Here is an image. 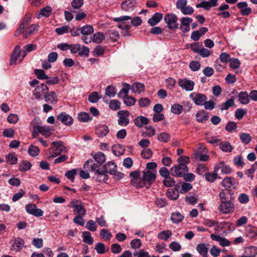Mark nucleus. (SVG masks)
<instances>
[{"instance_id":"obj_1","label":"nucleus","mask_w":257,"mask_h":257,"mask_svg":"<svg viewBox=\"0 0 257 257\" xmlns=\"http://www.w3.org/2000/svg\"><path fill=\"white\" fill-rule=\"evenodd\" d=\"M83 168L94 173V177L99 182H105L108 179L106 167L95 164L93 160H88L83 165Z\"/></svg>"},{"instance_id":"obj_2","label":"nucleus","mask_w":257,"mask_h":257,"mask_svg":"<svg viewBox=\"0 0 257 257\" xmlns=\"http://www.w3.org/2000/svg\"><path fill=\"white\" fill-rule=\"evenodd\" d=\"M156 170H145L143 172L142 180L139 183L135 184V181L133 185L138 188H142L144 186L148 185L149 187L155 181L156 178Z\"/></svg>"},{"instance_id":"obj_3","label":"nucleus","mask_w":257,"mask_h":257,"mask_svg":"<svg viewBox=\"0 0 257 257\" xmlns=\"http://www.w3.org/2000/svg\"><path fill=\"white\" fill-rule=\"evenodd\" d=\"M49 88L46 84L40 83L36 85L35 88L33 91V95L35 98L38 100L44 98L45 96L48 93Z\"/></svg>"},{"instance_id":"obj_4","label":"nucleus","mask_w":257,"mask_h":257,"mask_svg":"<svg viewBox=\"0 0 257 257\" xmlns=\"http://www.w3.org/2000/svg\"><path fill=\"white\" fill-rule=\"evenodd\" d=\"M53 147L48 150V158H54L58 156L64 150L65 147L63 146V142L61 141L53 142L52 143Z\"/></svg>"},{"instance_id":"obj_5","label":"nucleus","mask_w":257,"mask_h":257,"mask_svg":"<svg viewBox=\"0 0 257 257\" xmlns=\"http://www.w3.org/2000/svg\"><path fill=\"white\" fill-rule=\"evenodd\" d=\"M188 172V167L186 164H179L173 166L170 170L172 176L175 177H182Z\"/></svg>"},{"instance_id":"obj_6","label":"nucleus","mask_w":257,"mask_h":257,"mask_svg":"<svg viewBox=\"0 0 257 257\" xmlns=\"http://www.w3.org/2000/svg\"><path fill=\"white\" fill-rule=\"evenodd\" d=\"M70 207L74 209L75 215L84 216L86 214V209L82 206L81 202L79 200H75L70 202Z\"/></svg>"},{"instance_id":"obj_7","label":"nucleus","mask_w":257,"mask_h":257,"mask_svg":"<svg viewBox=\"0 0 257 257\" xmlns=\"http://www.w3.org/2000/svg\"><path fill=\"white\" fill-rule=\"evenodd\" d=\"M234 205L230 200L220 202L218 206L219 211L223 214H229L233 211Z\"/></svg>"},{"instance_id":"obj_8","label":"nucleus","mask_w":257,"mask_h":257,"mask_svg":"<svg viewBox=\"0 0 257 257\" xmlns=\"http://www.w3.org/2000/svg\"><path fill=\"white\" fill-rule=\"evenodd\" d=\"M130 113L127 110H121L117 112L118 124L120 126H126L130 122Z\"/></svg>"},{"instance_id":"obj_9","label":"nucleus","mask_w":257,"mask_h":257,"mask_svg":"<svg viewBox=\"0 0 257 257\" xmlns=\"http://www.w3.org/2000/svg\"><path fill=\"white\" fill-rule=\"evenodd\" d=\"M178 18L174 14H168L164 17V21L167 24L168 27L171 30L177 29L178 27Z\"/></svg>"},{"instance_id":"obj_10","label":"nucleus","mask_w":257,"mask_h":257,"mask_svg":"<svg viewBox=\"0 0 257 257\" xmlns=\"http://www.w3.org/2000/svg\"><path fill=\"white\" fill-rule=\"evenodd\" d=\"M190 98L197 105H203L204 102L207 100V96L202 93L193 92L190 94Z\"/></svg>"},{"instance_id":"obj_11","label":"nucleus","mask_w":257,"mask_h":257,"mask_svg":"<svg viewBox=\"0 0 257 257\" xmlns=\"http://www.w3.org/2000/svg\"><path fill=\"white\" fill-rule=\"evenodd\" d=\"M178 83L182 89L187 91L193 90L195 85V83L192 80L187 78L179 79Z\"/></svg>"},{"instance_id":"obj_12","label":"nucleus","mask_w":257,"mask_h":257,"mask_svg":"<svg viewBox=\"0 0 257 257\" xmlns=\"http://www.w3.org/2000/svg\"><path fill=\"white\" fill-rule=\"evenodd\" d=\"M129 20H131V17L128 16H122L114 19L115 22H119L117 27L121 30L131 28V25L128 22H126Z\"/></svg>"},{"instance_id":"obj_13","label":"nucleus","mask_w":257,"mask_h":257,"mask_svg":"<svg viewBox=\"0 0 257 257\" xmlns=\"http://www.w3.org/2000/svg\"><path fill=\"white\" fill-rule=\"evenodd\" d=\"M221 184L228 191V194L229 195H231V191L234 189L236 187L235 180L233 177H226L222 181Z\"/></svg>"},{"instance_id":"obj_14","label":"nucleus","mask_w":257,"mask_h":257,"mask_svg":"<svg viewBox=\"0 0 257 257\" xmlns=\"http://www.w3.org/2000/svg\"><path fill=\"white\" fill-rule=\"evenodd\" d=\"M57 119L67 126H70L73 123V119L72 116L65 112H62L59 113L57 116Z\"/></svg>"},{"instance_id":"obj_15","label":"nucleus","mask_w":257,"mask_h":257,"mask_svg":"<svg viewBox=\"0 0 257 257\" xmlns=\"http://www.w3.org/2000/svg\"><path fill=\"white\" fill-rule=\"evenodd\" d=\"M192 19L189 17H182L180 20V29L183 33L190 31V24L192 22Z\"/></svg>"},{"instance_id":"obj_16","label":"nucleus","mask_w":257,"mask_h":257,"mask_svg":"<svg viewBox=\"0 0 257 257\" xmlns=\"http://www.w3.org/2000/svg\"><path fill=\"white\" fill-rule=\"evenodd\" d=\"M237 7L240 9V13L242 16H248L251 13V9L248 7L246 2H239L236 5Z\"/></svg>"},{"instance_id":"obj_17","label":"nucleus","mask_w":257,"mask_h":257,"mask_svg":"<svg viewBox=\"0 0 257 257\" xmlns=\"http://www.w3.org/2000/svg\"><path fill=\"white\" fill-rule=\"evenodd\" d=\"M209 244L208 243H199L197 245L196 249L202 257H208V251Z\"/></svg>"},{"instance_id":"obj_18","label":"nucleus","mask_w":257,"mask_h":257,"mask_svg":"<svg viewBox=\"0 0 257 257\" xmlns=\"http://www.w3.org/2000/svg\"><path fill=\"white\" fill-rule=\"evenodd\" d=\"M136 5L135 0H126L122 3L121 7L124 11L132 12L135 9Z\"/></svg>"},{"instance_id":"obj_19","label":"nucleus","mask_w":257,"mask_h":257,"mask_svg":"<svg viewBox=\"0 0 257 257\" xmlns=\"http://www.w3.org/2000/svg\"><path fill=\"white\" fill-rule=\"evenodd\" d=\"M24 245L25 241L24 239L20 237H18L14 239L12 245L11 249L17 252L21 250Z\"/></svg>"},{"instance_id":"obj_20","label":"nucleus","mask_w":257,"mask_h":257,"mask_svg":"<svg viewBox=\"0 0 257 257\" xmlns=\"http://www.w3.org/2000/svg\"><path fill=\"white\" fill-rule=\"evenodd\" d=\"M215 171L221 170V173L223 174H228L232 172L231 168L227 165H225L223 161L220 162L218 164L215 165Z\"/></svg>"},{"instance_id":"obj_21","label":"nucleus","mask_w":257,"mask_h":257,"mask_svg":"<svg viewBox=\"0 0 257 257\" xmlns=\"http://www.w3.org/2000/svg\"><path fill=\"white\" fill-rule=\"evenodd\" d=\"M245 235L250 239L257 236V227L251 225H247L245 229Z\"/></svg>"},{"instance_id":"obj_22","label":"nucleus","mask_w":257,"mask_h":257,"mask_svg":"<svg viewBox=\"0 0 257 257\" xmlns=\"http://www.w3.org/2000/svg\"><path fill=\"white\" fill-rule=\"evenodd\" d=\"M109 132L107 126L104 124L100 125L96 127L95 134L99 138H102L106 136Z\"/></svg>"},{"instance_id":"obj_23","label":"nucleus","mask_w":257,"mask_h":257,"mask_svg":"<svg viewBox=\"0 0 257 257\" xmlns=\"http://www.w3.org/2000/svg\"><path fill=\"white\" fill-rule=\"evenodd\" d=\"M197 121L199 122H205L208 119V112L204 110L198 111L196 114Z\"/></svg>"},{"instance_id":"obj_24","label":"nucleus","mask_w":257,"mask_h":257,"mask_svg":"<svg viewBox=\"0 0 257 257\" xmlns=\"http://www.w3.org/2000/svg\"><path fill=\"white\" fill-rule=\"evenodd\" d=\"M31 22V17L29 16H26L22 22H21L19 27L15 33V36H18L19 34L22 33V31L24 30L26 27V26Z\"/></svg>"},{"instance_id":"obj_25","label":"nucleus","mask_w":257,"mask_h":257,"mask_svg":"<svg viewBox=\"0 0 257 257\" xmlns=\"http://www.w3.org/2000/svg\"><path fill=\"white\" fill-rule=\"evenodd\" d=\"M44 99L45 102L50 103L52 104H55L58 101L57 94L54 91L48 92V93L45 96Z\"/></svg>"},{"instance_id":"obj_26","label":"nucleus","mask_w":257,"mask_h":257,"mask_svg":"<svg viewBox=\"0 0 257 257\" xmlns=\"http://www.w3.org/2000/svg\"><path fill=\"white\" fill-rule=\"evenodd\" d=\"M238 100L242 104H247L250 101L249 94L246 91H241L238 94Z\"/></svg>"},{"instance_id":"obj_27","label":"nucleus","mask_w":257,"mask_h":257,"mask_svg":"<svg viewBox=\"0 0 257 257\" xmlns=\"http://www.w3.org/2000/svg\"><path fill=\"white\" fill-rule=\"evenodd\" d=\"M135 124L139 128L143 126L144 125L147 124L149 122V119L144 116L137 117L134 119Z\"/></svg>"},{"instance_id":"obj_28","label":"nucleus","mask_w":257,"mask_h":257,"mask_svg":"<svg viewBox=\"0 0 257 257\" xmlns=\"http://www.w3.org/2000/svg\"><path fill=\"white\" fill-rule=\"evenodd\" d=\"M37 130L40 134L45 137H49L52 134V130L49 126H39L37 127Z\"/></svg>"},{"instance_id":"obj_29","label":"nucleus","mask_w":257,"mask_h":257,"mask_svg":"<svg viewBox=\"0 0 257 257\" xmlns=\"http://www.w3.org/2000/svg\"><path fill=\"white\" fill-rule=\"evenodd\" d=\"M38 28L39 26L38 25H32L30 27L26 28L23 30L21 33H23L25 38H27L28 36H30L32 35L35 31H37Z\"/></svg>"},{"instance_id":"obj_30","label":"nucleus","mask_w":257,"mask_h":257,"mask_svg":"<svg viewBox=\"0 0 257 257\" xmlns=\"http://www.w3.org/2000/svg\"><path fill=\"white\" fill-rule=\"evenodd\" d=\"M163 18V15L161 13H155L151 18H150L148 23L151 26L157 25Z\"/></svg>"},{"instance_id":"obj_31","label":"nucleus","mask_w":257,"mask_h":257,"mask_svg":"<svg viewBox=\"0 0 257 257\" xmlns=\"http://www.w3.org/2000/svg\"><path fill=\"white\" fill-rule=\"evenodd\" d=\"M92 156L95 162H97L96 164L100 165L101 168L102 166L101 164L105 162L106 160L104 154L101 152H98Z\"/></svg>"},{"instance_id":"obj_32","label":"nucleus","mask_w":257,"mask_h":257,"mask_svg":"<svg viewBox=\"0 0 257 257\" xmlns=\"http://www.w3.org/2000/svg\"><path fill=\"white\" fill-rule=\"evenodd\" d=\"M131 87L130 84L126 83H124L123 84V87L119 91L117 94V96L119 98H123L126 96H128L129 90Z\"/></svg>"},{"instance_id":"obj_33","label":"nucleus","mask_w":257,"mask_h":257,"mask_svg":"<svg viewBox=\"0 0 257 257\" xmlns=\"http://www.w3.org/2000/svg\"><path fill=\"white\" fill-rule=\"evenodd\" d=\"M132 91L133 93H141L145 90V86L143 83L135 82L132 85Z\"/></svg>"},{"instance_id":"obj_34","label":"nucleus","mask_w":257,"mask_h":257,"mask_svg":"<svg viewBox=\"0 0 257 257\" xmlns=\"http://www.w3.org/2000/svg\"><path fill=\"white\" fill-rule=\"evenodd\" d=\"M206 180L210 183L214 182L218 177L217 174V171H215V168L214 167V172L213 173L207 172L205 175Z\"/></svg>"},{"instance_id":"obj_35","label":"nucleus","mask_w":257,"mask_h":257,"mask_svg":"<svg viewBox=\"0 0 257 257\" xmlns=\"http://www.w3.org/2000/svg\"><path fill=\"white\" fill-rule=\"evenodd\" d=\"M21 53V51L20 50V47L18 46H16L11 56L10 65H13L17 61L20 56Z\"/></svg>"},{"instance_id":"obj_36","label":"nucleus","mask_w":257,"mask_h":257,"mask_svg":"<svg viewBox=\"0 0 257 257\" xmlns=\"http://www.w3.org/2000/svg\"><path fill=\"white\" fill-rule=\"evenodd\" d=\"M172 235V231L170 230H166L160 232L158 234L157 237L160 239L167 240Z\"/></svg>"},{"instance_id":"obj_37","label":"nucleus","mask_w":257,"mask_h":257,"mask_svg":"<svg viewBox=\"0 0 257 257\" xmlns=\"http://www.w3.org/2000/svg\"><path fill=\"white\" fill-rule=\"evenodd\" d=\"M220 150L224 152L230 153L233 150V147L228 142H222L219 145Z\"/></svg>"},{"instance_id":"obj_38","label":"nucleus","mask_w":257,"mask_h":257,"mask_svg":"<svg viewBox=\"0 0 257 257\" xmlns=\"http://www.w3.org/2000/svg\"><path fill=\"white\" fill-rule=\"evenodd\" d=\"M92 42L97 44L101 43L105 39V36L101 32H97L91 35Z\"/></svg>"},{"instance_id":"obj_39","label":"nucleus","mask_w":257,"mask_h":257,"mask_svg":"<svg viewBox=\"0 0 257 257\" xmlns=\"http://www.w3.org/2000/svg\"><path fill=\"white\" fill-rule=\"evenodd\" d=\"M105 166L107 172L110 174H113L117 170V166L116 164L112 162H108L106 164L102 165Z\"/></svg>"},{"instance_id":"obj_40","label":"nucleus","mask_w":257,"mask_h":257,"mask_svg":"<svg viewBox=\"0 0 257 257\" xmlns=\"http://www.w3.org/2000/svg\"><path fill=\"white\" fill-rule=\"evenodd\" d=\"M184 216L179 212H173L171 214V219L174 223H178L182 221Z\"/></svg>"},{"instance_id":"obj_41","label":"nucleus","mask_w":257,"mask_h":257,"mask_svg":"<svg viewBox=\"0 0 257 257\" xmlns=\"http://www.w3.org/2000/svg\"><path fill=\"white\" fill-rule=\"evenodd\" d=\"M32 167L31 163L26 160L22 161L19 165V170L21 172H26L29 170Z\"/></svg>"},{"instance_id":"obj_42","label":"nucleus","mask_w":257,"mask_h":257,"mask_svg":"<svg viewBox=\"0 0 257 257\" xmlns=\"http://www.w3.org/2000/svg\"><path fill=\"white\" fill-rule=\"evenodd\" d=\"M183 107L180 104L175 103L171 106V111L173 114L179 115L183 112Z\"/></svg>"},{"instance_id":"obj_43","label":"nucleus","mask_w":257,"mask_h":257,"mask_svg":"<svg viewBox=\"0 0 257 257\" xmlns=\"http://www.w3.org/2000/svg\"><path fill=\"white\" fill-rule=\"evenodd\" d=\"M6 162L11 165L17 164L18 162V157L17 155L14 152L10 153L6 156Z\"/></svg>"},{"instance_id":"obj_44","label":"nucleus","mask_w":257,"mask_h":257,"mask_svg":"<svg viewBox=\"0 0 257 257\" xmlns=\"http://www.w3.org/2000/svg\"><path fill=\"white\" fill-rule=\"evenodd\" d=\"M80 29L82 35H91L94 32L93 27L91 25H85Z\"/></svg>"},{"instance_id":"obj_45","label":"nucleus","mask_w":257,"mask_h":257,"mask_svg":"<svg viewBox=\"0 0 257 257\" xmlns=\"http://www.w3.org/2000/svg\"><path fill=\"white\" fill-rule=\"evenodd\" d=\"M234 104V99L231 98L226 100L225 102L219 105V107L221 110H227L229 107L233 106Z\"/></svg>"},{"instance_id":"obj_46","label":"nucleus","mask_w":257,"mask_h":257,"mask_svg":"<svg viewBox=\"0 0 257 257\" xmlns=\"http://www.w3.org/2000/svg\"><path fill=\"white\" fill-rule=\"evenodd\" d=\"M166 195L169 199L175 200L179 197V192L176 190L170 189L167 191Z\"/></svg>"},{"instance_id":"obj_47","label":"nucleus","mask_w":257,"mask_h":257,"mask_svg":"<svg viewBox=\"0 0 257 257\" xmlns=\"http://www.w3.org/2000/svg\"><path fill=\"white\" fill-rule=\"evenodd\" d=\"M83 241L85 243L91 244L93 242V239L91 236L90 232L89 231H84L82 234Z\"/></svg>"},{"instance_id":"obj_48","label":"nucleus","mask_w":257,"mask_h":257,"mask_svg":"<svg viewBox=\"0 0 257 257\" xmlns=\"http://www.w3.org/2000/svg\"><path fill=\"white\" fill-rule=\"evenodd\" d=\"M239 138L241 142L244 145L248 144L251 141L252 138L248 134L242 133L240 134Z\"/></svg>"},{"instance_id":"obj_49","label":"nucleus","mask_w":257,"mask_h":257,"mask_svg":"<svg viewBox=\"0 0 257 257\" xmlns=\"http://www.w3.org/2000/svg\"><path fill=\"white\" fill-rule=\"evenodd\" d=\"M158 140L162 143H167L170 140V135L166 132H163L158 135Z\"/></svg>"},{"instance_id":"obj_50","label":"nucleus","mask_w":257,"mask_h":257,"mask_svg":"<svg viewBox=\"0 0 257 257\" xmlns=\"http://www.w3.org/2000/svg\"><path fill=\"white\" fill-rule=\"evenodd\" d=\"M78 118L81 122H88L92 119L89 113L84 112H80L78 115Z\"/></svg>"},{"instance_id":"obj_51","label":"nucleus","mask_w":257,"mask_h":257,"mask_svg":"<svg viewBox=\"0 0 257 257\" xmlns=\"http://www.w3.org/2000/svg\"><path fill=\"white\" fill-rule=\"evenodd\" d=\"M52 12V9L50 6H46L40 10L39 15L48 17Z\"/></svg>"},{"instance_id":"obj_52","label":"nucleus","mask_w":257,"mask_h":257,"mask_svg":"<svg viewBox=\"0 0 257 257\" xmlns=\"http://www.w3.org/2000/svg\"><path fill=\"white\" fill-rule=\"evenodd\" d=\"M115 87L113 86H108L105 89V95L110 97H114L116 94Z\"/></svg>"},{"instance_id":"obj_53","label":"nucleus","mask_w":257,"mask_h":257,"mask_svg":"<svg viewBox=\"0 0 257 257\" xmlns=\"http://www.w3.org/2000/svg\"><path fill=\"white\" fill-rule=\"evenodd\" d=\"M123 102L127 106H131L135 105L136 99L133 96H126L123 98H122Z\"/></svg>"},{"instance_id":"obj_54","label":"nucleus","mask_w":257,"mask_h":257,"mask_svg":"<svg viewBox=\"0 0 257 257\" xmlns=\"http://www.w3.org/2000/svg\"><path fill=\"white\" fill-rule=\"evenodd\" d=\"M141 174L139 171H135L132 172L130 174V176L132 178L133 180H132L131 183L133 185V183L134 181H135V184H136L137 183H139L141 180H140V177Z\"/></svg>"},{"instance_id":"obj_55","label":"nucleus","mask_w":257,"mask_h":257,"mask_svg":"<svg viewBox=\"0 0 257 257\" xmlns=\"http://www.w3.org/2000/svg\"><path fill=\"white\" fill-rule=\"evenodd\" d=\"M120 102L118 100L113 99L110 101L109 107L112 110H117L120 108Z\"/></svg>"},{"instance_id":"obj_56","label":"nucleus","mask_w":257,"mask_h":257,"mask_svg":"<svg viewBox=\"0 0 257 257\" xmlns=\"http://www.w3.org/2000/svg\"><path fill=\"white\" fill-rule=\"evenodd\" d=\"M245 253L250 257H255L257 254V247L251 246L247 248Z\"/></svg>"},{"instance_id":"obj_57","label":"nucleus","mask_w":257,"mask_h":257,"mask_svg":"<svg viewBox=\"0 0 257 257\" xmlns=\"http://www.w3.org/2000/svg\"><path fill=\"white\" fill-rule=\"evenodd\" d=\"M39 152V149L34 145H31L28 149V153L32 157L37 156Z\"/></svg>"},{"instance_id":"obj_58","label":"nucleus","mask_w":257,"mask_h":257,"mask_svg":"<svg viewBox=\"0 0 257 257\" xmlns=\"http://www.w3.org/2000/svg\"><path fill=\"white\" fill-rule=\"evenodd\" d=\"M34 73L39 79L44 80L48 78V76L43 70L36 69L34 71Z\"/></svg>"},{"instance_id":"obj_59","label":"nucleus","mask_w":257,"mask_h":257,"mask_svg":"<svg viewBox=\"0 0 257 257\" xmlns=\"http://www.w3.org/2000/svg\"><path fill=\"white\" fill-rule=\"evenodd\" d=\"M134 255L136 257H158L155 255H151L149 252L143 249L134 253Z\"/></svg>"},{"instance_id":"obj_60","label":"nucleus","mask_w":257,"mask_h":257,"mask_svg":"<svg viewBox=\"0 0 257 257\" xmlns=\"http://www.w3.org/2000/svg\"><path fill=\"white\" fill-rule=\"evenodd\" d=\"M100 236L101 238L105 240H109L111 237V234L107 229H102L100 231Z\"/></svg>"},{"instance_id":"obj_61","label":"nucleus","mask_w":257,"mask_h":257,"mask_svg":"<svg viewBox=\"0 0 257 257\" xmlns=\"http://www.w3.org/2000/svg\"><path fill=\"white\" fill-rule=\"evenodd\" d=\"M138 103L140 107H145L151 104V101L148 98L142 97L139 100Z\"/></svg>"},{"instance_id":"obj_62","label":"nucleus","mask_w":257,"mask_h":257,"mask_svg":"<svg viewBox=\"0 0 257 257\" xmlns=\"http://www.w3.org/2000/svg\"><path fill=\"white\" fill-rule=\"evenodd\" d=\"M86 228L90 231H95L97 229V225L94 221L89 220L86 224Z\"/></svg>"},{"instance_id":"obj_63","label":"nucleus","mask_w":257,"mask_h":257,"mask_svg":"<svg viewBox=\"0 0 257 257\" xmlns=\"http://www.w3.org/2000/svg\"><path fill=\"white\" fill-rule=\"evenodd\" d=\"M153 155V152L150 149H144L141 152V156L145 159H150Z\"/></svg>"},{"instance_id":"obj_64","label":"nucleus","mask_w":257,"mask_h":257,"mask_svg":"<svg viewBox=\"0 0 257 257\" xmlns=\"http://www.w3.org/2000/svg\"><path fill=\"white\" fill-rule=\"evenodd\" d=\"M100 98L98 93L95 91L92 92L88 96V100L92 103L97 102Z\"/></svg>"}]
</instances>
